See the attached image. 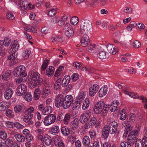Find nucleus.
Wrapping results in <instances>:
<instances>
[{
  "mask_svg": "<svg viewBox=\"0 0 147 147\" xmlns=\"http://www.w3.org/2000/svg\"><path fill=\"white\" fill-rule=\"evenodd\" d=\"M92 23L88 20H86L82 21L80 27L81 33L84 34L81 40V43L83 47H86L90 42L89 38L86 34H89L92 28Z\"/></svg>",
  "mask_w": 147,
  "mask_h": 147,
  "instance_id": "obj_1",
  "label": "nucleus"
},
{
  "mask_svg": "<svg viewBox=\"0 0 147 147\" xmlns=\"http://www.w3.org/2000/svg\"><path fill=\"white\" fill-rule=\"evenodd\" d=\"M25 71V67L21 65L15 68L14 69L13 73L14 75L16 77H25L27 75Z\"/></svg>",
  "mask_w": 147,
  "mask_h": 147,
  "instance_id": "obj_2",
  "label": "nucleus"
},
{
  "mask_svg": "<svg viewBox=\"0 0 147 147\" xmlns=\"http://www.w3.org/2000/svg\"><path fill=\"white\" fill-rule=\"evenodd\" d=\"M56 119V117L55 114H49L45 118L43 123L46 125H49L53 123Z\"/></svg>",
  "mask_w": 147,
  "mask_h": 147,
  "instance_id": "obj_3",
  "label": "nucleus"
},
{
  "mask_svg": "<svg viewBox=\"0 0 147 147\" xmlns=\"http://www.w3.org/2000/svg\"><path fill=\"white\" fill-rule=\"evenodd\" d=\"M105 107V104L102 101L97 103L94 106L93 111L96 114H99L102 111Z\"/></svg>",
  "mask_w": 147,
  "mask_h": 147,
  "instance_id": "obj_4",
  "label": "nucleus"
},
{
  "mask_svg": "<svg viewBox=\"0 0 147 147\" xmlns=\"http://www.w3.org/2000/svg\"><path fill=\"white\" fill-rule=\"evenodd\" d=\"M27 88L25 84H21L17 88L16 94L18 96H21L27 91Z\"/></svg>",
  "mask_w": 147,
  "mask_h": 147,
  "instance_id": "obj_5",
  "label": "nucleus"
},
{
  "mask_svg": "<svg viewBox=\"0 0 147 147\" xmlns=\"http://www.w3.org/2000/svg\"><path fill=\"white\" fill-rule=\"evenodd\" d=\"M64 29L66 31L65 34L67 37H69L74 34V31L71 25L69 23L65 24Z\"/></svg>",
  "mask_w": 147,
  "mask_h": 147,
  "instance_id": "obj_6",
  "label": "nucleus"
},
{
  "mask_svg": "<svg viewBox=\"0 0 147 147\" xmlns=\"http://www.w3.org/2000/svg\"><path fill=\"white\" fill-rule=\"evenodd\" d=\"M64 96L62 94L58 95L55 100V106L58 108L61 107L64 102Z\"/></svg>",
  "mask_w": 147,
  "mask_h": 147,
  "instance_id": "obj_7",
  "label": "nucleus"
},
{
  "mask_svg": "<svg viewBox=\"0 0 147 147\" xmlns=\"http://www.w3.org/2000/svg\"><path fill=\"white\" fill-rule=\"evenodd\" d=\"M106 52L110 53H111L113 55H115L116 53L117 48H115L114 46L113 45L108 44L107 47Z\"/></svg>",
  "mask_w": 147,
  "mask_h": 147,
  "instance_id": "obj_8",
  "label": "nucleus"
},
{
  "mask_svg": "<svg viewBox=\"0 0 147 147\" xmlns=\"http://www.w3.org/2000/svg\"><path fill=\"white\" fill-rule=\"evenodd\" d=\"M80 124L79 120L75 119L73 121L70 125L69 126L71 129L75 130L79 126Z\"/></svg>",
  "mask_w": 147,
  "mask_h": 147,
  "instance_id": "obj_9",
  "label": "nucleus"
},
{
  "mask_svg": "<svg viewBox=\"0 0 147 147\" xmlns=\"http://www.w3.org/2000/svg\"><path fill=\"white\" fill-rule=\"evenodd\" d=\"M98 90V85H94L90 88L89 89V94L90 96H93Z\"/></svg>",
  "mask_w": 147,
  "mask_h": 147,
  "instance_id": "obj_10",
  "label": "nucleus"
},
{
  "mask_svg": "<svg viewBox=\"0 0 147 147\" xmlns=\"http://www.w3.org/2000/svg\"><path fill=\"white\" fill-rule=\"evenodd\" d=\"M107 128H108V127L106 125L105 126L102 130V138L105 139H106L108 137L109 133V130Z\"/></svg>",
  "mask_w": 147,
  "mask_h": 147,
  "instance_id": "obj_11",
  "label": "nucleus"
},
{
  "mask_svg": "<svg viewBox=\"0 0 147 147\" xmlns=\"http://www.w3.org/2000/svg\"><path fill=\"white\" fill-rule=\"evenodd\" d=\"M13 92L11 89L8 88L6 89L4 94V97L5 99L8 100L11 97Z\"/></svg>",
  "mask_w": 147,
  "mask_h": 147,
  "instance_id": "obj_12",
  "label": "nucleus"
},
{
  "mask_svg": "<svg viewBox=\"0 0 147 147\" xmlns=\"http://www.w3.org/2000/svg\"><path fill=\"white\" fill-rule=\"evenodd\" d=\"M14 137L16 140L19 142H23L25 140V137L21 134L15 135Z\"/></svg>",
  "mask_w": 147,
  "mask_h": 147,
  "instance_id": "obj_13",
  "label": "nucleus"
},
{
  "mask_svg": "<svg viewBox=\"0 0 147 147\" xmlns=\"http://www.w3.org/2000/svg\"><path fill=\"white\" fill-rule=\"evenodd\" d=\"M25 109V107L20 105H16L14 108V110L16 113L24 112Z\"/></svg>",
  "mask_w": 147,
  "mask_h": 147,
  "instance_id": "obj_14",
  "label": "nucleus"
},
{
  "mask_svg": "<svg viewBox=\"0 0 147 147\" xmlns=\"http://www.w3.org/2000/svg\"><path fill=\"white\" fill-rule=\"evenodd\" d=\"M109 53L105 52L104 51L100 52L98 55V58L101 59H104L107 58L109 56Z\"/></svg>",
  "mask_w": 147,
  "mask_h": 147,
  "instance_id": "obj_15",
  "label": "nucleus"
},
{
  "mask_svg": "<svg viewBox=\"0 0 147 147\" xmlns=\"http://www.w3.org/2000/svg\"><path fill=\"white\" fill-rule=\"evenodd\" d=\"M138 135L136 134L135 135H134L133 136H128V138L127 140L128 141H130L131 143H132L134 144L135 142H136L138 139Z\"/></svg>",
  "mask_w": 147,
  "mask_h": 147,
  "instance_id": "obj_16",
  "label": "nucleus"
},
{
  "mask_svg": "<svg viewBox=\"0 0 147 147\" xmlns=\"http://www.w3.org/2000/svg\"><path fill=\"white\" fill-rule=\"evenodd\" d=\"M52 108L51 106L50 105L47 106L43 109V114L45 115H48L52 112Z\"/></svg>",
  "mask_w": 147,
  "mask_h": 147,
  "instance_id": "obj_17",
  "label": "nucleus"
},
{
  "mask_svg": "<svg viewBox=\"0 0 147 147\" xmlns=\"http://www.w3.org/2000/svg\"><path fill=\"white\" fill-rule=\"evenodd\" d=\"M43 140L45 144L48 146L50 145L52 142L51 137L48 135H45Z\"/></svg>",
  "mask_w": 147,
  "mask_h": 147,
  "instance_id": "obj_18",
  "label": "nucleus"
},
{
  "mask_svg": "<svg viewBox=\"0 0 147 147\" xmlns=\"http://www.w3.org/2000/svg\"><path fill=\"white\" fill-rule=\"evenodd\" d=\"M61 131L63 135L66 136H67L70 133L69 129L65 126L61 127Z\"/></svg>",
  "mask_w": 147,
  "mask_h": 147,
  "instance_id": "obj_19",
  "label": "nucleus"
},
{
  "mask_svg": "<svg viewBox=\"0 0 147 147\" xmlns=\"http://www.w3.org/2000/svg\"><path fill=\"white\" fill-rule=\"evenodd\" d=\"M17 52H15L13 53L10 55L8 57V59L10 60V61H13V63H16V61L15 60V59L17 57Z\"/></svg>",
  "mask_w": 147,
  "mask_h": 147,
  "instance_id": "obj_20",
  "label": "nucleus"
},
{
  "mask_svg": "<svg viewBox=\"0 0 147 147\" xmlns=\"http://www.w3.org/2000/svg\"><path fill=\"white\" fill-rule=\"evenodd\" d=\"M73 97L70 95H67L64 98V102H67L68 103L71 104L73 102Z\"/></svg>",
  "mask_w": 147,
  "mask_h": 147,
  "instance_id": "obj_21",
  "label": "nucleus"
},
{
  "mask_svg": "<svg viewBox=\"0 0 147 147\" xmlns=\"http://www.w3.org/2000/svg\"><path fill=\"white\" fill-rule=\"evenodd\" d=\"M54 68L52 66H49L48 69H47L46 70V74L48 76H50L54 73Z\"/></svg>",
  "mask_w": 147,
  "mask_h": 147,
  "instance_id": "obj_22",
  "label": "nucleus"
},
{
  "mask_svg": "<svg viewBox=\"0 0 147 147\" xmlns=\"http://www.w3.org/2000/svg\"><path fill=\"white\" fill-rule=\"evenodd\" d=\"M81 103L80 101H77L74 103H73L71 105L72 108L74 110H77L80 107Z\"/></svg>",
  "mask_w": 147,
  "mask_h": 147,
  "instance_id": "obj_23",
  "label": "nucleus"
},
{
  "mask_svg": "<svg viewBox=\"0 0 147 147\" xmlns=\"http://www.w3.org/2000/svg\"><path fill=\"white\" fill-rule=\"evenodd\" d=\"M100 48V47L98 45H96L95 44H93V45H90L88 47L87 50L89 52L92 51V50H95V51H97V49Z\"/></svg>",
  "mask_w": 147,
  "mask_h": 147,
  "instance_id": "obj_24",
  "label": "nucleus"
},
{
  "mask_svg": "<svg viewBox=\"0 0 147 147\" xmlns=\"http://www.w3.org/2000/svg\"><path fill=\"white\" fill-rule=\"evenodd\" d=\"M49 61L47 59H45L44 61L42 64V65L41 69L43 71H45L48 65Z\"/></svg>",
  "mask_w": 147,
  "mask_h": 147,
  "instance_id": "obj_25",
  "label": "nucleus"
},
{
  "mask_svg": "<svg viewBox=\"0 0 147 147\" xmlns=\"http://www.w3.org/2000/svg\"><path fill=\"white\" fill-rule=\"evenodd\" d=\"M23 94L24 95V99L28 101H30L31 100L32 97L30 92H26Z\"/></svg>",
  "mask_w": 147,
  "mask_h": 147,
  "instance_id": "obj_26",
  "label": "nucleus"
},
{
  "mask_svg": "<svg viewBox=\"0 0 147 147\" xmlns=\"http://www.w3.org/2000/svg\"><path fill=\"white\" fill-rule=\"evenodd\" d=\"M107 92V90L105 88H101L100 90L98 93L99 97H102L105 95Z\"/></svg>",
  "mask_w": 147,
  "mask_h": 147,
  "instance_id": "obj_27",
  "label": "nucleus"
},
{
  "mask_svg": "<svg viewBox=\"0 0 147 147\" xmlns=\"http://www.w3.org/2000/svg\"><path fill=\"white\" fill-rule=\"evenodd\" d=\"M70 22L72 24L74 25H76L79 22V19L76 16L72 17L71 19Z\"/></svg>",
  "mask_w": 147,
  "mask_h": 147,
  "instance_id": "obj_28",
  "label": "nucleus"
},
{
  "mask_svg": "<svg viewBox=\"0 0 147 147\" xmlns=\"http://www.w3.org/2000/svg\"><path fill=\"white\" fill-rule=\"evenodd\" d=\"M71 117L70 115L69 114H66L63 118V121H64V123L65 124H67L68 122L70 120Z\"/></svg>",
  "mask_w": 147,
  "mask_h": 147,
  "instance_id": "obj_29",
  "label": "nucleus"
},
{
  "mask_svg": "<svg viewBox=\"0 0 147 147\" xmlns=\"http://www.w3.org/2000/svg\"><path fill=\"white\" fill-rule=\"evenodd\" d=\"M29 75L30 76L31 80H37V72H34L33 71H31L29 73Z\"/></svg>",
  "mask_w": 147,
  "mask_h": 147,
  "instance_id": "obj_30",
  "label": "nucleus"
},
{
  "mask_svg": "<svg viewBox=\"0 0 147 147\" xmlns=\"http://www.w3.org/2000/svg\"><path fill=\"white\" fill-rule=\"evenodd\" d=\"M90 143V140L89 137L86 136H85L83 139V143L84 144L88 145Z\"/></svg>",
  "mask_w": 147,
  "mask_h": 147,
  "instance_id": "obj_31",
  "label": "nucleus"
},
{
  "mask_svg": "<svg viewBox=\"0 0 147 147\" xmlns=\"http://www.w3.org/2000/svg\"><path fill=\"white\" fill-rule=\"evenodd\" d=\"M89 118V117L88 116L87 117L84 115H82L80 117V122L82 124L84 123L88 120Z\"/></svg>",
  "mask_w": 147,
  "mask_h": 147,
  "instance_id": "obj_32",
  "label": "nucleus"
},
{
  "mask_svg": "<svg viewBox=\"0 0 147 147\" xmlns=\"http://www.w3.org/2000/svg\"><path fill=\"white\" fill-rule=\"evenodd\" d=\"M8 108L7 107V105L4 102H0V111H5Z\"/></svg>",
  "mask_w": 147,
  "mask_h": 147,
  "instance_id": "obj_33",
  "label": "nucleus"
},
{
  "mask_svg": "<svg viewBox=\"0 0 147 147\" xmlns=\"http://www.w3.org/2000/svg\"><path fill=\"white\" fill-rule=\"evenodd\" d=\"M11 72H9V71L8 72H6L2 76V79L5 80H8L9 78L10 75H11Z\"/></svg>",
  "mask_w": 147,
  "mask_h": 147,
  "instance_id": "obj_34",
  "label": "nucleus"
},
{
  "mask_svg": "<svg viewBox=\"0 0 147 147\" xmlns=\"http://www.w3.org/2000/svg\"><path fill=\"white\" fill-rule=\"evenodd\" d=\"M11 49H12V51L13 50V51H16V50H18V47H19V46L17 44L16 41L12 42L11 43Z\"/></svg>",
  "mask_w": 147,
  "mask_h": 147,
  "instance_id": "obj_35",
  "label": "nucleus"
},
{
  "mask_svg": "<svg viewBox=\"0 0 147 147\" xmlns=\"http://www.w3.org/2000/svg\"><path fill=\"white\" fill-rule=\"evenodd\" d=\"M59 131V129L58 126H56L52 127L51 130L50 132L52 134L54 133H57Z\"/></svg>",
  "mask_w": 147,
  "mask_h": 147,
  "instance_id": "obj_36",
  "label": "nucleus"
},
{
  "mask_svg": "<svg viewBox=\"0 0 147 147\" xmlns=\"http://www.w3.org/2000/svg\"><path fill=\"white\" fill-rule=\"evenodd\" d=\"M136 115L133 113L130 114L129 115L128 121L130 122H134L136 118Z\"/></svg>",
  "mask_w": 147,
  "mask_h": 147,
  "instance_id": "obj_37",
  "label": "nucleus"
},
{
  "mask_svg": "<svg viewBox=\"0 0 147 147\" xmlns=\"http://www.w3.org/2000/svg\"><path fill=\"white\" fill-rule=\"evenodd\" d=\"M60 20L59 17H55L52 19L51 21L52 23L54 24L58 23Z\"/></svg>",
  "mask_w": 147,
  "mask_h": 147,
  "instance_id": "obj_38",
  "label": "nucleus"
},
{
  "mask_svg": "<svg viewBox=\"0 0 147 147\" xmlns=\"http://www.w3.org/2000/svg\"><path fill=\"white\" fill-rule=\"evenodd\" d=\"M0 137L3 140L7 138V134L4 131H0Z\"/></svg>",
  "mask_w": 147,
  "mask_h": 147,
  "instance_id": "obj_39",
  "label": "nucleus"
},
{
  "mask_svg": "<svg viewBox=\"0 0 147 147\" xmlns=\"http://www.w3.org/2000/svg\"><path fill=\"white\" fill-rule=\"evenodd\" d=\"M118 124L115 121H113L110 122L108 126L110 127L115 128V129H117V127Z\"/></svg>",
  "mask_w": 147,
  "mask_h": 147,
  "instance_id": "obj_40",
  "label": "nucleus"
},
{
  "mask_svg": "<svg viewBox=\"0 0 147 147\" xmlns=\"http://www.w3.org/2000/svg\"><path fill=\"white\" fill-rule=\"evenodd\" d=\"M5 144L6 146H11L13 144V141L11 138H7L5 141Z\"/></svg>",
  "mask_w": 147,
  "mask_h": 147,
  "instance_id": "obj_41",
  "label": "nucleus"
},
{
  "mask_svg": "<svg viewBox=\"0 0 147 147\" xmlns=\"http://www.w3.org/2000/svg\"><path fill=\"white\" fill-rule=\"evenodd\" d=\"M121 115V119L123 120H125L126 117V113L125 110L123 109L121 111V113H120Z\"/></svg>",
  "mask_w": 147,
  "mask_h": 147,
  "instance_id": "obj_42",
  "label": "nucleus"
},
{
  "mask_svg": "<svg viewBox=\"0 0 147 147\" xmlns=\"http://www.w3.org/2000/svg\"><path fill=\"white\" fill-rule=\"evenodd\" d=\"M71 77L72 81L73 82H75L78 80L79 78V75L77 73H74L72 75Z\"/></svg>",
  "mask_w": 147,
  "mask_h": 147,
  "instance_id": "obj_43",
  "label": "nucleus"
},
{
  "mask_svg": "<svg viewBox=\"0 0 147 147\" xmlns=\"http://www.w3.org/2000/svg\"><path fill=\"white\" fill-rule=\"evenodd\" d=\"M141 44L140 42L136 40L134 41L133 43V46L134 47L136 48H138L140 47Z\"/></svg>",
  "mask_w": 147,
  "mask_h": 147,
  "instance_id": "obj_44",
  "label": "nucleus"
},
{
  "mask_svg": "<svg viewBox=\"0 0 147 147\" xmlns=\"http://www.w3.org/2000/svg\"><path fill=\"white\" fill-rule=\"evenodd\" d=\"M48 87H46L43 90V92L45 94V97L47 96L48 94L51 92V90Z\"/></svg>",
  "mask_w": 147,
  "mask_h": 147,
  "instance_id": "obj_45",
  "label": "nucleus"
},
{
  "mask_svg": "<svg viewBox=\"0 0 147 147\" xmlns=\"http://www.w3.org/2000/svg\"><path fill=\"white\" fill-rule=\"evenodd\" d=\"M85 102L83 103V105L82 106V109L84 110L86 109L88 107L89 104V103H87V102H89L88 99H85Z\"/></svg>",
  "mask_w": 147,
  "mask_h": 147,
  "instance_id": "obj_46",
  "label": "nucleus"
},
{
  "mask_svg": "<svg viewBox=\"0 0 147 147\" xmlns=\"http://www.w3.org/2000/svg\"><path fill=\"white\" fill-rule=\"evenodd\" d=\"M37 83H38V85H41L43 83V79L40 77V74L37 73Z\"/></svg>",
  "mask_w": 147,
  "mask_h": 147,
  "instance_id": "obj_47",
  "label": "nucleus"
},
{
  "mask_svg": "<svg viewBox=\"0 0 147 147\" xmlns=\"http://www.w3.org/2000/svg\"><path fill=\"white\" fill-rule=\"evenodd\" d=\"M96 119L94 117H93L90 119L89 121V125H90L92 126L95 125L96 123Z\"/></svg>",
  "mask_w": 147,
  "mask_h": 147,
  "instance_id": "obj_48",
  "label": "nucleus"
},
{
  "mask_svg": "<svg viewBox=\"0 0 147 147\" xmlns=\"http://www.w3.org/2000/svg\"><path fill=\"white\" fill-rule=\"evenodd\" d=\"M27 31L30 32L32 31L34 32H36V30L33 27L31 26H29L27 27Z\"/></svg>",
  "mask_w": 147,
  "mask_h": 147,
  "instance_id": "obj_49",
  "label": "nucleus"
},
{
  "mask_svg": "<svg viewBox=\"0 0 147 147\" xmlns=\"http://www.w3.org/2000/svg\"><path fill=\"white\" fill-rule=\"evenodd\" d=\"M37 80H31V85L30 86L31 88H33L36 87L37 85Z\"/></svg>",
  "mask_w": 147,
  "mask_h": 147,
  "instance_id": "obj_50",
  "label": "nucleus"
},
{
  "mask_svg": "<svg viewBox=\"0 0 147 147\" xmlns=\"http://www.w3.org/2000/svg\"><path fill=\"white\" fill-rule=\"evenodd\" d=\"M108 127L107 128L109 130V132L110 133V134H114L115 132L117 131V129H115V128H113L111 127H110L109 126H107Z\"/></svg>",
  "mask_w": 147,
  "mask_h": 147,
  "instance_id": "obj_51",
  "label": "nucleus"
},
{
  "mask_svg": "<svg viewBox=\"0 0 147 147\" xmlns=\"http://www.w3.org/2000/svg\"><path fill=\"white\" fill-rule=\"evenodd\" d=\"M56 13V11L55 9H52L49 11L48 12V14L50 16H53Z\"/></svg>",
  "mask_w": 147,
  "mask_h": 147,
  "instance_id": "obj_52",
  "label": "nucleus"
},
{
  "mask_svg": "<svg viewBox=\"0 0 147 147\" xmlns=\"http://www.w3.org/2000/svg\"><path fill=\"white\" fill-rule=\"evenodd\" d=\"M7 18L9 20H13L15 17L11 13H9L6 15Z\"/></svg>",
  "mask_w": 147,
  "mask_h": 147,
  "instance_id": "obj_53",
  "label": "nucleus"
},
{
  "mask_svg": "<svg viewBox=\"0 0 147 147\" xmlns=\"http://www.w3.org/2000/svg\"><path fill=\"white\" fill-rule=\"evenodd\" d=\"M12 111L10 110H7L6 111L7 116L10 117H12L13 115L12 114Z\"/></svg>",
  "mask_w": 147,
  "mask_h": 147,
  "instance_id": "obj_54",
  "label": "nucleus"
},
{
  "mask_svg": "<svg viewBox=\"0 0 147 147\" xmlns=\"http://www.w3.org/2000/svg\"><path fill=\"white\" fill-rule=\"evenodd\" d=\"M14 124L12 122L8 121L6 123V126L9 128H13Z\"/></svg>",
  "mask_w": 147,
  "mask_h": 147,
  "instance_id": "obj_55",
  "label": "nucleus"
},
{
  "mask_svg": "<svg viewBox=\"0 0 147 147\" xmlns=\"http://www.w3.org/2000/svg\"><path fill=\"white\" fill-rule=\"evenodd\" d=\"M34 110V109L33 107H30L27 110H26L24 113L26 115L27 114H29V113H31Z\"/></svg>",
  "mask_w": 147,
  "mask_h": 147,
  "instance_id": "obj_56",
  "label": "nucleus"
},
{
  "mask_svg": "<svg viewBox=\"0 0 147 147\" xmlns=\"http://www.w3.org/2000/svg\"><path fill=\"white\" fill-rule=\"evenodd\" d=\"M25 137L26 138V140L29 142L32 140L33 139L32 136L31 134L27 135Z\"/></svg>",
  "mask_w": 147,
  "mask_h": 147,
  "instance_id": "obj_57",
  "label": "nucleus"
},
{
  "mask_svg": "<svg viewBox=\"0 0 147 147\" xmlns=\"http://www.w3.org/2000/svg\"><path fill=\"white\" fill-rule=\"evenodd\" d=\"M91 138L94 139L95 138L96 136V133L93 130L90 131L89 132Z\"/></svg>",
  "mask_w": 147,
  "mask_h": 147,
  "instance_id": "obj_58",
  "label": "nucleus"
},
{
  "mask_svg": "<svg viewBox=\"0 0 147 147\" xmlns=\"http://www.w3.org/2000/svg\"><path fill=\"white\" fill-rule=\"evenodd\" d=\"M129 134L128 136H133L134 135H135L136 134L138 135V131L136 130H132L130 131Z\"/></svg>",
  "mask_w": 147,
  "mask_h": 147,
  "instance_id": "obj_59",
  "label": "nucleus"
},
{
  "mask_svg": "<svg viewBox=\"0 0 147 147\" xmlns=\"http://www.w3.org/2000/svg\"><path fill=\"white\" fill-rule=\"evenodd\" d=\"M71 105L70 104L68 103L67 102H63L62 105L64 109H66L69 108Z\"/></svg>",
  "mask_w": 147,
  "mask_h": 147,
  "instance_id": "obj_60",
  "label": "nucleus"
},
{
  "mask_svg": "<svg viewBox=\"0 0 147 147\" xmlns=\"http://www.w3.org/2000/svg\"><path fill=\"white\" fill-rule=\"evenodd\" d=\"M42 32L44 34H46L48 31V28L46 27H43L41 30Z\"/></svg>",
  "mask_w": 147,
  "mask_h": 147,
  "instance_id": "obj_61",
  "label": "nucleus"
},
{
  "mask_svg": "<svg viewBox=\"0 0 147 147\" xmlns=\"http://www.w3.org/2000/svg\"><path fill=\"white\" fill-rule=\"evenodd\" d=\"M61 83L55 82L54 85V88L55 89L57 90L59 89L61 87Z\"/></svg>",
  "mask_w": 147,
  "mask_h": 147,
  "instance_id": "obj_62",
  "label": "nucleus"
},
{
  "mask_svg": "<svg viewBox=\"0 0 147 147\" xmlns=\"http://www.w3.org/2000/svg\"><path fill=\"white\" fill-rule=\"evenodd\" d=\"M66 87L65 90L66 92L69 91L72 88V85L71 84H68V85L65 86Z\"/></svg>",
  "mask_w": 147,
  "mask_h": 147,
  "instance_id": "obj_63",
  "label": "nucleus"
},
{
  "mask_svg": "<svg viewBox=\"0 0 147 147\" xmlns=\"http://www.w3.org/2000/svg\"><path fill=\"white\" fill-rule=\"evenodd\" d=\"M129 96H130L132 98L134 99H138L139 96H138V95H136L135 94H134V93L133 92H129Z\"/></svg>",
  "mask_w": 147,
  "mask_h": 147,
  "instance_id": "obj_64",
  "label": "nucleus"
}]
</instances>
